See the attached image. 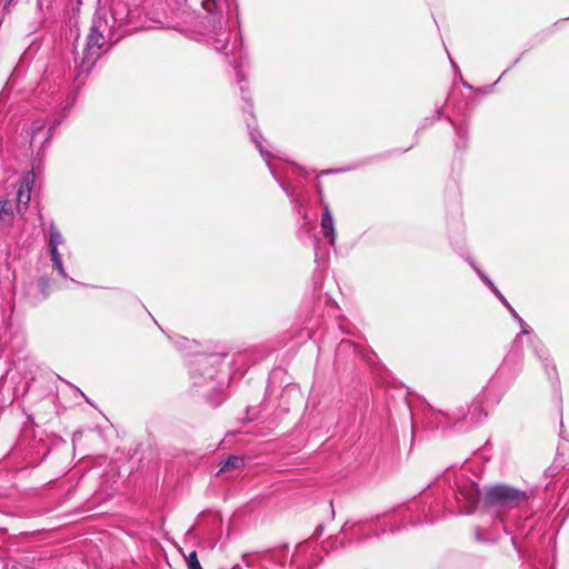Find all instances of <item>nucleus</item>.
Instances as JSON below:
<instances>
[{
	"instance_id": "nucleus-1",
	"label": "nucleus",
	"mask_w": 569,
	"mask_h": 569,
	"mask_svg": "<svg viewBox=\"0 0 569 569\" xmlns=\"http://www.w3.org/2000/svg\"><path fill=\"white\" fill-rule=\"evenodd\" d=\"M527 500L525 491L507 485H497L488 488L483 496V507L487 509L506 510L518 507Z\"/></svg>"
},
{
	"instance_id": "nucleus-2",
	"label": "nucleus",
	"mask_w": 569,
	"mask_h": 569,
	"mask_svg": "<svg viewBox=\"0 0 569 569\" xmlns=\"http://www.w3.org/2000/svg\"><path fill=\"white\" fill-rule=\"evenodd\" d=\"M108 27L107 19L101 16H96L92 21L90 33L88 36V49H101L104 44V31Z\"/></svg>"
},
{
	"instance_id": "nucleus-3",
	"label": "nucleus",
	"mask_w": 569,
	"mask_h": 569,
	"mask_svg": "<svg viewBox=\"0 0 569 569\" xmlns=\"http://www.w3.org/2000/svg\"><path fill=\"white\" fill-rule=\"evenodd\" d=\"M34 183V173L29 171L23 177L20 188L17 192V210L19 213H24L31 199V190Z\"/></svg>"
},
{
	"instance_id": "nucleus-4",
	"label": "nucleus",
	"mask_w": 569,
	"mask_h": 569,
	"mask_svg": "<svg viewBox=\"0 0 569 569\" xmlns=\"http://www.w3.org/2000/svg\"><path fill=\"white\" fill-rule=\"evenodd\" d=\"M459 500H463L466 506L463 512L472 513L480 501V490L475 483H467L459 489Z\"/></svg>"
},
{
	"instance_id": "nucleus-5",
	"label": "nucleus",
	"mask_w": 569,
	"mask_h": 569,
	"mask_svg": "<svg viewBox=\"0 0 569 569\" xmlns=\"http://www.w3.org/2000/svg\"><path fill=\"white\" fill-rule=\"evenodd\" d=\"M59 121H54L53 126L47 127L42 121H33L27 130V137L30 142H48L52 138V130Z\"/></svg>"
},
{
	"instance_id": "nucleus-6",
	"label": "nucleus",
	"mask_w": 569,
	"mask_h": 569,
	"mask_svg": "<svg viewBox=\"0 0 569 569\" xmlns=\"http://www.w3.org/2000/svg\"><path fill=\"white\" fill-rule=\"evenodd\" d=\"M321 230H322L323 237L328 239V241L331 246H333L335 241H336V229H335L333 217L331 214V211H330L328 204L323 206V212L321 216Z\"/></svg>"
},
{
	"instance_id": "nucleus-7",
	"label": "nucleus",
	"mask_w": 569,
	"mask_h": 569,
	"mask_svg": "<svg viewBox=\"0 0 569 569\" xmlns=\"http://www.w3.org/2000/svg\"><path fill=\"white\" fill-rule=\"evenodd\" d=\"M63 242V237L56 227L53 222L50 223L49 227V248L50 254L53 253V250H58V246Z\"/></svg>"
},
{
	"instance_id": "nucleus-8",
	"label": "nucleus",
	"mask_w": 569,
	"mask_h": 569,
	"mask_svg": "<svg viewBox=\"0 0 569 569\" xmlns=\"http://www.w3.org/2000/svg\"><path fill=\"white\" fill-rule=\"evenodd\" d=\"M244 465L243 458L239 456H230L228 457L223 465L221 466L219 473L226 472L228 470H238L241 469Z\"/></svg>"
},
{
	"instance_id": "nucleus-9",
	"label": "nucleus",
	"mask_w": 569,
	"mask_h": 569,
	"mask_svg": "<svg viewBox=\"0 0 569 569\" xmlns=\"http://www.w3.org/2000/svg\"><path fill=\"white\" fill-rule=\"evenodd\" d=\"M186 2L190 8L196 9L199 6L206 12H212L217 7L216 0H186Z\"/></svg>"
},
{
	"instance_id": "nucleus-10",
	"label": "nucleus",
	"mask_w": 569,
	"mask_h": 569,
	"mask_svg": "<svg viewBox=\"0 0 569 569\" xmlns=\"http://www.w3.org/2000/svg\"><path fill=\"white\" fill-rule=\"evenodd\" d=\"M213 47L217 51H221V52H224L226 54H228V52H227L228 37L224 36V33L220 34L218 38H216L213 40Z\"/></svg>"
},
{
	"instance_id": "nucleus-11",
	"label": "nucleus",
	"mask_w": 569,
	"mask_h": 569,
	"mask_svg": "<svg viewBox=\"0 0 569 569\" xmlns=\"http://www.w3.org/2000/svg\"><path fill=\"white\" fill-rule=\"evenodd\" d=\"M50 256H51V260H52V262H53V266L56 267V269L58 270V272H59L62 277H67V274H66V272H64V269H63L61 254L59 253V251H58V250H53V253H51Z\"/></svg>"
},
{
	"instance_id": "nucleus-12",
	"label": "nucleus",
	"mask_w": 569,
	"mask_h": 569,
	"mask_svg": "<svg viewBox=\"0 0 569 569\" xmlns=\"http://www.w3.org/2000/svg\"><path fill=\"white\" fill-rule=\"evenodd\" d=\"M188 569H202L196 551H191L188 556H184Z\"/></svg>"
},
{
	"instance_id": "nucleus-13",
	"label": "nucleus",
	"mask_w": 569,
	"mask_h": 569,
	"mask_svg": "<svg viewBox=\"0 0 569 569\" xmlns=\"http://www.w3.org/2000/svg\"><path fill=\"white\" fill-rule=\"evenodd\" d=\"M13 214V206L10 201L4 200L0 201V216H12Z\"/></svg>"
},
{
	"instance_id": "nucleus-14",
	"label": "nucleus",
	"mask_w": 569,
	"mask_h": 569,
	"mask_svg": "<svg viewBox=\"0 0 569 569\" xmlns=\"http://www.w3.org/2000/svg\"><path fill=\"white\" fill-rule=\"evenodd\" d=\"M481 279L490 287L492 288L493 292L497 295V297L503 302L505 306H508V301L505 299V297L498 291V289L493 286V283L488 279L486 276L480 273Z\"/></svg>"
},
{
	"instance_id": "nucleus-15",
	"label": "nucleus",
	"mask_w": 569,
	"mask_h": 569,
	"mask_svg": "<svg viewBox=\"0 0 569 569\" xmlns=\"http://www.w3.org/2000/svg\"><path fill=\"white\" fill-rule=\"evenodd\" d=\"M506 307L511 312L512 317L518 320L519 325H525V321L519 317V315L515 311V309L510 305H508Z\"/></svg>"
},
{
	"instance_id": "nucleus-16",
	"label": "nucleus",
	"mask_w": 569,
	"mask_h": 569,
	"mask_svg": "<svg viewBox=\"0 0 569 569\" xmlns=\"http://www.w3.org/2000/svg\"><path fill=\"white\" fill-rule=\"evenodd\" d=\"M521 327V332L516 337V342L520 339V336L521 335H528L530 332V329L528 327V325L525 322V325H520Z\"/></svg>"
},
{
	"instance_id": "nucleus-17",
	"label": "nucleus",
	"mask_w": 569,
	"mask_h": 569,
	"mask_svg": "<svg viewBox=\"0 0 569 569\" xmlns=\"http://www.w3.org/2000/svg\"><path fill=\"white\" fill-rule=\"evenodd\" d=\"M259 150H260L261 156L269 162L270 154L266 150H263L262 148H260Z\"/></svg>"
},
{
	"instance_id": "nucleus-18",
	"label": "nucleus",
	"mask_w": 569,
	"mask_h": 569,
	"mask_svg": "<svg viewBox=\"0 0 569 569\" xmlns=\"http://www.w3.org/2000/svg\"><path fill=\"white\" fill-rule=\"evenodd\" d=\"M16 0H6L3 9L7 10Z\"/></svg>"
},
{
	"instance_id": "nucleus-19",
	"label": "nucleus",
	"mask_w": 569,
	"mask_h": 569,
	"mask_svg": "<svg viewBox=\"0 0 569 569\" xmlns=\"http://www.w3.org/2000/svg\"><path fill=\"white\" fill-rule=\"evenodd\" d=\"M74 102V98H68L66 108H71Z\"/></svg>"
},
{
	"instance_id": "nucleus-20",
	"label": "nucleus",
	"mask_w": 569,
	"mask_h": 569,
	"mask_svg": "<svg viewBox=\"0 0 569 569\" xmlns=\"http://www.w3.org/2000/svg\"><path fill=\"white\" fill-rule=\"evenodd\" d=\"M252 142H254V143L259 142V139L254 133H252Z\"/></svg>"
},
{
	"instance_id": "nucleus-21",
	"label": "nucleus",
	"mask_w": 569,
	"mask_h": 569,
	"mask_svg": "<svg viewBox=\"0 0 569 569\" xmlns=\"http://www.w3.org/2000/svg\"><path fill=\"white\" fill-rule=\"evenodd\" d=\"M237 73H238L239 80L241 81L242 80L241 74L239 73V71H237Z\"/></svg>"
}]
</instances>
